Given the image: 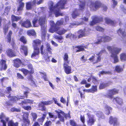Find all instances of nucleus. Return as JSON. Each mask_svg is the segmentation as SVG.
<instances>
[{"label": "nucleus", "mask_w": 126, "mask_h": 126, "mask_svg": "<svg viewBox=\"0 0 126 126\" xmlns=\"http://www.w3.org/2000/svg\"><path fill=\"white\" fill-rule=\"evenodd\" d=\"M29 114L27 112H24L22 115L21 126H31V123L29 119Z\"/></svg>", "instance_id": "nucleus-5"}, {"label": "nucleus", "mask_w": 126, "mask_h": 126, "mask_svg": "<svg viewBox=\"0 0 126 126\" xmlns=\"http://www.w3.org/2000/svg\"><path fill=\"white\" fill-rule=\"evenodd\" d=\"M67 1L66 0H61L56 5V17L60 16H63L62 13L60 10V9H63Z\"/></svg>", "instance_id": "nucleus-4"}, {"label": "nucleus", "mask_w": 126, "mask_h": 126, "mask_svg": "<svg viewBox=\"0 0 126 126\" xmlns=\"http://www.w3.org/2000/svg\"><path fill=\"white\" fill-rule=\"evenodd\" d=\"M76 47L78 49L76 51V52H79L83 50L84 49V48L86 47L85 46H77Z\"/></svg>", "instance_id": "nucleus-48"}, {"label": "nucleus", "mask_w": 126, "mask_h": 126, "mask_svg": "<svg viewBox=\"0 0 126 126\" xmlns=\"http://www.w3.org/2000/svg\"><path fill=\"white\" fill-rule=\"evenodd\" d=\"M13 34L12 31L10 30L6 38L7 39V42L10 43L11 41V36Z\"/></svg>", "instance_id": "nucleus-34"}, {"label": "nucleus", "mask_w": 126, "mask_h": 126, "mask_svg": "<svg viewBox=\"0 0 126 126\" xmlns=\"http://www.w3.org/2000/svg\"><path fill=\"white\" fill-rule=\"evenodd\" d=\"M68 63H64L63 68L65 72L67 74L71 73V69L70 66L68 65Z\"/></svg>", "instance_id": "nucleus-22"}, {"label": "nucleus", "mask_w": 126, "mask_h": 126, "mask_svg": "<svg viewBox=\"0 0 126 126\" xmlns=\"http://www.w3.org/2000/svg\"><path fill=\"white\" fill-rule=\"evenodd\" d=\"M95 121L96 120L94 119L93 116H88V120L87 121L88 125L89 126H91L94 124Z\"/></svg>", "instance_id": "nucleus-20"}, {"label": "nucleus", "mask_w": 126, "mask_h": 126, "mask_svg": "<svg viewBox=\"0 0 126 126\" xmlns=\"http://www.w3.org/2000/svg\"><path fill=\"white\" fill-rule=\"evenodd\" d=\"M123 70V69L122 67L120 65H117L115 67V71L118 73L122 72Z\"/></svg>", "instance_id": "nucleus-43"}, {"label": "nucleus", "mask_w": 126, "mask_h": 126, "mask_svg": "<svg viewBox=\"0 0 126 126\" xmlns=\"http://www.w3.org/2000/svg\"><path fill=\"white\" fill-rule=\"evenodd\" d=\"M92 20L90 23V24L91 26H93L95 24L97 23L99 21H101L103 20L102 18H99L97 17L96 16H92Z\"/></svg>", "instance_id": "nucleus-15"}, {"label": "nucleus", "mask_w": 126, "mask_h": 126, "mask_svg": "<svg viewBox=\"0 0 126 126\" xmlns=\"http://www.w3.org/2000/svg\"><path fill=\"white\" fill-rule=\"evenodd\" d=\"M32 3L31 2H29L26 3V8L28 10H31L32 9Z\"/></svg>", "instance_id": "nucleus-44"}, {"label": "nucleus", "mask_w": 126, "mask_h": 126, "mask_svg": "<svg viewBox=\"0 0 126 126\" xmlns=\"http://www.w3.org/2000/svg\"><path fill=\"white\" fill-rule=\"evenodd\" d=\"M56 112L57 113L58 117L60 119V120L62 122H64V121L63 117L62 115H63L66 119L68 118H71L69 113H65L64 112L60 110L58 111L56 110Z\"/></svg>", "instance_id": "nucleus-6"}, {"label": "nucleus", "mask_w": 126, "mask_h": 126, "mask_svg": "<svg viewBox=\"0 0 126 126\" xmlns=\"http://www.w3.org/2000/svg\"><path fill=\"white\" fill-rule=\"evenodd\" d=\"M20 51L22 50L24 51V53L25 56L28 55V48L27 46L24 45H22L20 48Z\"/></svg>", "instance_id": "nucleus-29"}, {"label": "nucleus", "mask_w": 126, "mask_h": 126, "mask_svg": "<svg viewBox=\"0 0 126 126\" xmlns=\"http://www.w3.org/2000/svg\"><path fill=\"white\" fill-rule=\"evenodd\" d=\"M8 126H18V123L17 122L14 123L13 120H9L7 122Z\"/></svg>", "instance_id": "nucleus-37"}, {"label": "nucleus", "mask_w": 126, "mask_h": 126, "mask_svg": "<svg viewBox=\"0 0 126 126\" xmlns=\"http://www.w3.org/2000/svg\"><path fill=\"white\" fill-rule=\"evenodd\" d=\"M70 124L72 126H78L77 125L75 121L73 120H71L70 121Z\"/></svg>", "instance_id": "nucleus-62"}, {"label": "nucleus", "mask_w": 126, "mask_h": 126, "mask_svg": "<svg viewBox=\"0 0 126 126\" xmlns=\"http://www.w3.org/2000/svg\"><path fill=\"white\" fill-rule=\"evenodd\" d=\"M18 70L22 72L24 76H26L28 74H32V71H29L27 69L24 68L19 69Z\"/></svg>", "instance_id": "nucleus-26"}, {"label": "nucleus", "mask_w": 126, "mask_h": 126, "mask_svg": "<svg viewBox=\"0 0 126 126\" xmlns=\"http://www.w3.org/2000/svg\"><path fill=\"white\" fill-rule=\"evenodd\" d=\"M52 123L50 121L47 120L43 126H50L51 125Z\"/></svg>", "instance_id": "nucleus-61"}, {"label": "nucleus", "mask_w": 126, "mask_h": 126, "mask_svg": "<svg viewBox=\"0 0 126 126\" xmlns=\"http://www.w3.org/2000/svg\"><path fill=\"white\" fill-rule=\"evenodd\" d=\"M34 101L33 100H31L29 99H27L22 101L19 104L21 106H22L24 105H27L28 104H33V103Z\"/></svg>", "instance_id": "nucleus-23"}, {"label": "nucleus", "mask_w": 126, "mask_h": 126, "mask_svg": "<svg viewBox=\"0 0 126 126\" xmlns=\"http://www.w3.org/2000/svg\"><path fill=\"white\" fill-rule=\"evenodd\" d=\"M27 67H28V69H30V71H32V74H33L34 72V69L33 68L32 65L30 63L27 65Z\"/></svg>", "instance_id": "nucleus-58"}, {"label": "nucleus", "mask_w": 126, "mask_h": 126, "mask_svg": "<svg viewBox=\"0 0 126 126\" xmlns=\"http://www.w3.org/2000/svg\"><path fill=\"white\" fill-rule=\"evenodd\" d=\"M118 90L115 89L109 90L108 91L107 94L105 96L106 97L111 100L113 98V95L118 93Z\"/></svg>", "instance_id": "nucleus-9"}, {"label": "nucleus", "mask_w": 126, "mask_h": 126, "mask_svg": "<svg viewBox=\"0 0 126 126\" xmlns=\"http://www.w3.org/2000/svg\"><path fill=\"white\" fill-rule=\"evenodd\" d=\"M105 20L106 23L110 24L111 25L115 26L116 22L115 21H113L108 17L105 18Z\"/></svg>", "instance_id": "nucleus-28"}, {"label": "nucleus", "mask_w": 126, "mask_h": 126, "mask_svg": "<svg viewBox=\"0 0 126 126\" xmlns=\"http://www.w3.org/2000/svg\"><path fill=\"white\" fill-rule=\"evenodd\" d=\"M11 98L10 99V101H12L14 102H16L19 100V99L16 96H12L11 97Z\"/></svg>", "instance_id": "nucleus-55"}, {"label": "nucleus", "mask_w": 126, "mask_h": 126, "mask_svg": "<svg viewBox=\"0 0 126 126\" xmlns=\"http://www.w3.org/2000/svg\"><path fill=\"white\" fill-rule=\"evenodd\" d=\"M21 19V17L16 16L15 15H12L11 16V20L12 22L15 21H18Z\"/></svg>", "instance_id": "nucleus-31"}, {"label": "nucleus", "mask_w": 126, "mask_h": 126, "mask_svg": "<svg viewBox=\"0 0 126 126\" xmlns=\"http://www.w3.org/2000/svg\"><path fill=\"white\" fill-rule=\"evenodd\" d=\"M120 59L121 61L123 62L126 61V53H122L120 55Z\"/></svg>", "instance_id": "nucleus-42"}, {"label": "nucleus", "mask_w": 126, "mask_h": 126, "mask_svg": "<svg viewBox=\"0 0 126 126\" xmlns=\"http://www.w3.org/2000/svg\"><path fill=\"white\" fill-rule=\"evenodd\" d=\"M125 31L124 29H120L117 31V32L119 35L121 36L124 43L126 44V34Z\"/></svg>", "instance_id": "nucleus-10"}, {"label": "nucleus", "mask_w": 126, "mask_h": 126, "mask_svg": "<svg viewBox=\"0 0 126 126\" xmlns=\"http://www.w3.org/2000/svg\"><path fill=\"white\" fill-rule=\"evenodd\" d=\"M46 114H43V116L41 117L40 118L38 119V122L39 124L41 125H42L43 122L44 121L46 117Z\"/></svg>", "instance_id": "nucleus-35"}, {"label": "nucleus", "mask_w": 126, "mask_h": 126, "mask_svg": "<svg viewBox=\"0 0 126 126\" xmlns=\"http://www.w3.org/2000/svg\"><path fill=\"white\" fill-rule=\"evenodd\" d=\"M65 22H63L62 20L58 21L57 22V24L58 25H65L67 23L69 20V17L68 16H65Z\"/></svg>", "instance_id": "nucleus-25"}, {"label": "nucleus", "mask_w": 126, "mask_h": 126, "mask_svg": "<svg viewBox=\"0 0 126 126\" xmlns=\"http://www.w3.org/2000/svg\"><path fill=\"white\" fill-rule=\"evenodd\" d=\"M96 115L99 118H101L102 119H104L105 118V116L103 113L100 111L97 112Z\"/></svg>", "instance_id": "nucleus-47"}, {"label": "nucleus", "mask_w": 126, "mask_h": 126, "mask_svg": "<svg viewBox=\"0 0 126 126\" xmlns=\"http://www.w3.org/2000/svg\"><path fill=\"white\" fill-rule=\"evenodd\" d=\"M53 101L52 100L48 101H44L42 102L41 103L44 105H50L52 104Z\"/></svg>", "instance_id": "nucleus-52"}, {"label": "nucleus", "mask_w": 126, "mask_h": 126, "mask_svg": "<svg viewBox=\"0 0 126 126\" xmlns=\"http://www.w3.org/2000/svg\"><path fill=\"white\" fill-rule=\"evenodd\" d=\"M17 78L18 79L23 80L24 79V77L21 74L19 73H17L16 74Z\"/></svg>", "instance_id": "nucleus-51"}, {"label": "nucleus", "mask_w": 126, "mask_h": 126, "mask_svg": "<svg viewBox=\"0 0 126 126\" xmlns=\"http://www.w3.org/2000/svg\"><path fill=\"white\" fill-rule=\"evenodd\" d=\"M79 4V8L80 10H82L84 8L85 3L84 1H80Z\"/></svg>", "instance_id": "nucleus-54"}, {"label": "nucleus", "mask_w": 126, "mask_h": 126, "mask_svg": "<svg viewBox=\"0 0 126 126\" xmlns=\"http://www.w3.org/2000/svg\"><path fill=\"white\" fill-rule=\"evenodd\" d=\"M5 116L4 113L3 112H1L0 115V122L2 123V125L0 126H6V122L3 119L5 118Z\"/></svg>", "instance_id": "nucleus-24"}, {"label": "nucleus", "mask_w": 126, "mask_h": 126, "mask_svg": "<svg viewBox=\"0 0 126 126\" xmlns=\"http://www.w3.org/2000/svg\"><path fill=\"white\" fill-rule=\"evenodd\" d=\"M34 50L32 54L31 57L32 58L35 57L36 56H38L40 53V50L37 49L36 50L35 49L33 48Z\"/></svg>", "instance_id": "nucleus-36"}, {"label": "nucleus", "mask_w": 126, "mask_h": 126, "mask_svg": "<svg viewBox=\"0 0 126 126\" xmlns=\"http://www.w3.org/2000/svg\"><path fill=\"white\" fill-rule=\"evenodd\" d=\"M45 19L42 17H34L32 21L33 27H37L40 25L41 26L42 32H46V31L44 26L45 23Z\"/></svg>", "instance_id": "nucleus-2"}, {"label": "nucleus", "mask_w": 126, "mask_h": 126, "mask_svg": "<svg viewBox=\"0 0 126 126\" xmlns=\"http://www.w3.org/2000/svg\"><path fill=\"white\" fill-rule=\"evenodd\" d=\"M9 27L8 26L5 27L3 29V32L4 35H6L8 30Z\"/></svg>", "instance_id": "nucleus-64"}, {"label": "nucleus", "mask_w": 126, "mask_h": 126, "mask_svg": "<svg viewBox=\"0 0 126 126\" xmlns=\"http://www.w3.org/2000/svg\"><path fill=\"white\" fill-rule=\"evenodd\" d=\"M14 63V67L16 68L19 67L20 65L22 64V65L25 66L24 64H22L21 60L20 59L16 58L13 60Z\"/></svg>", "instance_id": "nucleus-17"}, {"label": "nucleus", "mask_w": 126, "mask_h": 126, "mask_svg": "<svg viewBox=\"0 0 126 126\" xmlns=\"http://www.w3.org/2000/svg\"><path fill=\"white\" fill-rule=\"evenodd\" d=\"M109 123L110 125L113 124L114 126H117L119 124L117 122V119L116 117H113L111 116L110 118Z\"/></svg>", "instance_id": "nucleus-21"}, {"label": "nucleus", "mask_w": 126, "mask_h": 126, "mask_svg": "<svg viewBox=\"0 0 126 126\" xmlns=\"http://www.w3.org/2000/svg\"><path fill=\"white\" fill-rule=\"evenodd\" d=\"M66 38H70V39H73L76 38V36L74 34L71 33H69L66 35Z\"/></svg>", "instance_id": "nucleus-50"}, {"label": "nucleus", "mask_w": 126, "mask_h": 126, "mask_svg": "<svg viewBox=\"0 0 126 126\" xmlns=\"http://www.w3.org/2000/svg\"><path fill=\"white\" fill-rule=\"evenodd\" d=\"M105 52L106 51L105 49H102L100 52L96 54V55L98 56L96 58H95L94 56L93 55L89 59V60L93 62L94 63H97L100 60V56L102 53Z\"/></svg>", "instance_id": "nucleus-7"}, {"label": "nucleus", "mask_w": 126, "mask_h": 126, "mask_svg": "<svg viewBox=\"0 0 126 126\" xmlns=\"http://www.w3.org/2000/svg\"><path fill=\"white\" fill-rule=\"evenodd\" d=\"M11 111L12 112H20V111L21 110L20 109H17L14 107H13L11 109Z\"/></svg>", "instance_id": "nucleus-57"}, {"label": "nucleus", "mask_w": 126, "mask_h": 126, "mask_svg": "<svg viewBox=\"0 0 126 126\" xmlns=\"http://www.w3.org/2000/svg\"><path fill=\"white\" fill-rule=\"evenodd\" d=\"M19 40L24 44L27 43V40L26 37L24 36H21L19 38Z\"/></svg>", "instance_id": "nucleus-45"}, {"label": "nucleus", "mask_w": 126, "mask_h": 126, "mask_svg": "<svg viewBox=\"0 0 126 126\" xmlns=\"http://www.w3.org/2000/svg\"><path fill=\"white\" fill-rule=\"evenodd\" d=\"M107 83H100L99 86V89H101L104 88L108 86Z\"/></svg>", "instance_id": "nucleus-46"}, {"label": "nucleus", "mask_w": 126, "mask_h": 126, "mask_svg": "<svg viewBox=\"0 0 126 126\" xmlns=\"http://www.w3.org/2000/svg\"><path fill=\"white\" fill-rule=\"evenodd\" d=\"M105 113L107 115H109L110 114V112L111 110V108L107 105H106L104 107Z\"/></svg>", "instance_id": "nucleus-30"}, {"label": "nucleus", "mask_w": 126, "mask_h": 126, "mask_svg": "<svg viewBox=\"0 0 126 126\" xmlns=\"http://www.w3.org/2000/svg\"><path fill=\"white\" fill-rule=\"evenodd\" d=\"M6 61L3 59H1L0 61V71H5L7 69V65L6 64Z\"/></svg>", "instance_id": "nucleus-14"}, {"label": "nucleus", "mask_w": 126, "mask_h": 126, "mask_svg": "<svg viewBox=\"0 0 126 126\" xmlns=\"http://www.w3.org/2000/svg\"><path fill=\"white\" fill-rule=\"evenodd\" d=\"M90 15V14L89 12H88L86 14V17L85 16L83 18H82V20H84L86 22L88 20V17H89Z\"/></svg>", "instance_id": "nucleus-53"}, {"label": "nucleus", "mask_w": 126, "mask_h": 126, "mask_svg": "<svg viewBox=\"0 0 126 126\" xmlns=\"http://www.w3.org/2000/svg\"><path fill=\"white\" fill-rule=\"evenodd\" d=\"M6 93L7 94H10L11 93V92L12 91L11 87L10 86L7 87L6 88Z\"/></svg>", "instance_id": "nucleus-60"}, {"label": "nucleus", "mask_w": 126, "mask_h": 126, "mask_svg": "<svg viewBox=\"0 0 126 126\" xmlns=\"http://www.w3.org/2000/svg\"><path fill=\"white\" fill-rule=\"evenodd\" d=\"M111 38L110 37L105 35L103 36L102 37H100L97 38L98 41L94 43V44H98L101 42H108L111 40Z\"/></svg>", "instance_id": "nucleus-8"}, {"label": "nucleus", "mask_w": 126, "mask_h": 126, "mask_svg": "<svg viewBox=\"0 0 126 126\" xmlns=\"http://www.w3.org/2000/svg\"><path fill=\"white\" fill-rule=\"evenodd\" d=\"M90 5L89 7L92 9V8H93V9L94 10V8L95 9L98 8L100 7L101 5V3L98 1H95V2H90Z\"/></svg>", "instance_id": "nucleus-13"}, {"label": "nucleus", "mask_w": 126, "mask_h": 126, "mask_svg": "<svg viewBox=\"0 0 126 126\" xmlns=\"http://www.w3.org/2000/svg\"><path fill=\"white\" fill-rule=\"evenodd\" d=\"M22 108L24 110H30L32 109L31 107L30 106H23Z\"/></svg>", "instance_id": "nucleus-56"}, {"label": "nucleus", "mask_w": 126, "mask_h": 126, "mask_svg": "<svg viewBox=\"0 0 126 126\" xmlns=\"http://www.w3.org/2000/svg\"><path fill=\"white\" fill-rule=\"evenodd\" d=\"M78 33V38H79L84 37L86 35L85 32L83 30H79Z\"/></svg>", "instance_id": "nucleus-39"}, {"label": "nucleus", "mask_w": 126, "mask_h": 126, "mask_svg": "<svg viewBox=\"0 0 126 126\" xmlns=\"http://www.w3.org/2000/svg\"><path fill=\"white\" fill-rule=\"evenodd\" d=\"M21 26L26 28H29L32 27L30 20L28 19H26L21 24Z\"/></svg>", "instance_id": "nucleus-19"}, {"label": "nucleus", "mask_w": 126, "mask_h": 126, "mask_svg": "<svg viewBox=\"0 0 126 126\" xmlns=\"http://www.w3.org/2000/svg\"><path fill=\"white\" fill-rule=\"evenodd\" d=\"M31 115L33 118V119L34 121H35L37 117V115L36 114L34 113H32Z\"/></svg>", "instance_id": "nucleus-59"}, {"label": "nucleus", "mask_w": 126, "mask_h": 126, "mask_svg": "<svg viewBox=\"0 0 126 126\" xmlns=\"http://www.w3.org/2000/svg\"><path fill=\"white\" fill-rule=\"evenodd\" d=\"M50 24L51 26L49 29V31L51 32H55V25L54 22L53 21H51Z\"/></svg>", "instance_id": "nucleus-32"}, {"label": "nucleus", "mask_w": 126, "mask_h": 126, "mask_svg": "<svg viewBox=\"0 0 126 126\" xmlns=\"http://www.w3.org/2000/svg\"><path fill=\"white\" fill-rule=\"evenodd\" d=\"M112 101L114 102H116L119 105H121L123 104L122 99L118 97H116L114 98Z\"/></svg>", "instance_id": "nucleus-27"}, {"label": "nucleus", "mask_w": 126, "mask_h": 126, "mask_svg": "<svg viewBox=\"0 0 126 126\" xmlns=\"http://www.w3.org/2000/svg\"><path fill=\"white\" fill-rule=\"evenodd\" d=\"M42 41L38 39L33 40V41L32 45L33 48L36 50L39 49V47L40 46Z\"/></svg>", "instance_id": "nucleus-12"}, {"label": "nucleus", "mask_w": 126, "mask_h": 126, "mask_svg": "<svg viewBox=\"0 0 126 126\" xmlns=\"http://www.w3.org/2000/svg\"><path fill=\"white\" fill-rule=\"evenodd\" d=\"M11 9V6H10L6 7L5 9V11L8 13L9 12Z\"/></svg>", "instance_id": "nucleus-63"}, {"label": "nucleus", "mask_w": 126, "mask_h": 126, "mask_svg": "<svg viewBox=\"0 0 126 126\" xmlns=\"http://www.w3.org/2000/svg\"><path fill=\"white\" fill-rule=\"evenodd\" d=\"M57 26L59 25L57 24V23H56V33L60 35H62L64 34L67 32V30L57 27Z\"/></svg>", "instance_id": "nucleus-16"}, {"label": "nucleus", "mask_w": 126, "mask_h": 126, "mask_svg": "<svg viewBox=\"0 0 126 126\" xmlns=\"http://www.w3.org/2000/svg\"><path fill=\"white\" fill-rule=\"evenodd\" d=\"M79 10L78 9H75L72 14V18H76L79 15Z\"/></svg>", "instance_id": "nucleus-38"}, {"label": "nucleus", "mask_w": 126, "mask_h": 126, "mask_svg": "<svg viewBox=\"0 0 126 126\" xmlns=\"http://www.w3.org/2000/svg\"><path fill=\"white\" fill-rule=\"evenodd\" d=\"M27 34L29 36H32L34 37H36V33L33 29L27 31Z\"/></svg>", "instance_id": "nucleus-33"}, {"label": "nucleus", "mask_w": 126, "mask_h": 126, "mask_svg": "<svg viewBox=\"0 0 126 126\" xmlns=\"http://www.w3.org/2000/svg\"><path fill=\"white\" fill-rule=\"evenodd\" d=\"M68 55L67 54L65 53L63 57L64 60V63H69V61L68 60Z\"/></svg>", "instance_id": "nucleus-40"}, {"label": "nucleus", "mask_w": 126, "mask_h": 126, "mask_svg": "<svg viewBox=\"0 0 126 126\" xmlns=\"http://www.w3.org/2000/svg\"><path fill=\"white\" fill-rule=\"evenodd\" d=\"M91 93H94L95 92H96L97 91V86H92V88L90 89Z\"/></svg>", "instance_id": "nucleus-49"}, {"label": "nucleus", "mask_w": 126, "mask_h": 126, "mask_svg": "<svg viewBox=\"0 0 126 126\" xmlns=\"http://www.w3.org/2000/svg\"><path fill=\"white\" fill-rule=\"evenodd\" d=\"M23 0H17V2L19 4V6L17 7V11L18 14H16V15H19L20 14L21 12L23 10L25 6V3L23 2Z\"/></svg>", "instance_id": "nucleus-11"}, {"label": "nucleus", "mask_w": 126, "mask_h": 126, "mask_svg": "<svg viewBox=\"0 0 126 126\" xmlns=\"http://www.w3.org/2000/svg\"><path fill=\"white\" fill-rule=\"evenodd\" d=\"M53 3L52 2L50 4V6L49 9L50 12L52 13H54L55 14V6L53 5Z\"/></svg>", "instance_id": "nucleus-41"}, {"label": "nucleus", "mask_w": 126, "mask_h": 126, "mask_svg": "<svg viewBox=\"0 0 126 126\" xmlns=\"http://www.w3.org/2000/svg\"><path fill=\"white\" fill-rule=\"evenodd\" d=\"M47 49H45L43 51L44 46L42 45L40 47V50L41 54L43 56L45 60L47 62L49 61V57L48 55V52L49 53L51 54L52 49L51 48L50 45L47 44L46 45Z\"/></svg>", "instance_id": "nucleus-3"}, {"label": "nucleus", "mask_w": 126, "mask_h": 126, "mask_svg": "<svg viewBox=\"0 0 126 126\" xmlns=\"http://www.w3.org/2000/svg\"><path fill=\"white\" fill-rule=\"evenodd\" d=\"M107 48L111 53V61L114 63H118L119 60L117 54L120 52L121 49L110 46H108Z\"/></svg>", "instance_id": "nucleus-1"}, {"label": "nucleus", "mask_w": 126, "mask_h": 126, "mask_svg": "<svg viewBox=\"0 0 126 126\" xmlns=\"http://www.w3.org/2000/svg\"><path fill=\"white\" fill-rule=\"evenodd\" d=\"M7 56L10 58H13L16 56V54L14 52L13 50L9 48L6 51Z\"/></svg>", "instance_id": "nucleus-18"}]
</instances>
